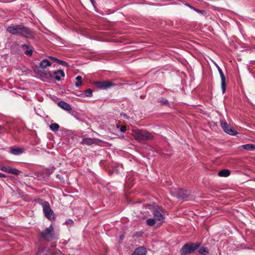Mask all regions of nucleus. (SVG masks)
Wrapping results in <instances>:
<instances>
[{"label": "nucleus", "instance_id": "1", "mask_svg": "<svg viewBox=\"0 0 255 255\" xmlns=\"http://www.w3.org/2000/svg\"><path fill=\"white\" fill-rule=\"evenodd\" d=\"M6 31L12 35L20 36L26 39H33L35 38V34L34 31L22 24L8 26Z\"/></svg>", "mask_w": 255, "mask_h": 255}, {"label": "nucleus", "instance_id": "2", "mask_svg": "<svg viewBox=\"0 0 255 255\" xmlns=\"http://www.w3.org/2000/svg\"><path fill=\"white\" fill-rule=\"evenodd\" d=\"M153 218H149L146 220V224L149 226H153L156 223L161 225L164 222L165 211L161 207H157L152 211Z\"/></svg>", "mask_w": 255, "mask_h": 255}, {"label": "nucleus", "instance_id": "3", "mask_svg": "<svg viewBox=\"0 0 255 255\" xmlns=\"http://www.w3.org/2000/svg\"><path fill=\"white\" fill-rule=\"evenodd\" d=\"M51 65H34L33 69L35 73L37 74L41 78L45 80H50L52 77V74L47 70L48 66Z\"/></svg>", "mask_w": 255, "mask_h": 255}, {"label": "nucleus", "instance_id": "4", "mask_svg": "<svg viewBox=\"0 0 255 255\" xmlns=\"http://www.w3.org/2000/svg\"><path fill=\"white\" fill-rule=\"evenodd\" d=\"M132 135L138 141L151 140L153 137V135L149 132L140 129L132 130Z\"/></svg>", "mask_w": 255, "mask_h": 255}, {"label": "nucleus", "instance_id": "5", "mask_svg": "<svg viewBox=\"0 0 255 255\" xmlns=\"http://www.w3.org/2000/svg\"><path fill=\"white\" fill-rule=\"evenodd\" d=\"M43 211L44 216L49 220H54L55 219V215L51 210L48 202L45 201L42 204Z\"/></svg>", "mask_w": 255, "mask_h": 255}, {"label": "nucleus", "instance_id": "6", "mask_svg": "<svg viewBox=\"0 0 255 255\" xmlns=\"http://www.w3.org/2000/svg\"><path fill=\"white\" fill-rule=\"evenodd\" d=\"M198 247L199 245L193 243L186 244L182 247L180 254L181 255H187L188 254H191L195 251Z\"/></svg>", "mask_w": 255, "mask_h": 255}, {"label": "nucleus", "instance_id": "7", "mask_svg": "<svg viewBox=\"0 0 255 255\" xmlns=\"http://www.w3.org/2000/svg\"><path fill=\"white\" fill-rule=\"evenodd\" d=\"M42 236L47 241L52 240L54 237L53 227L50 225L41 233Z\"/></svg>", "mask_w": 255, "mask_h": 255}, {"label": "nucleus", "instance_id": "8", "mask_svg": "<svg viewBox=\"0 0 255 255\" xmlns=\"http://www.w3.org/2000/svg\"><path fill=\"white\" fill-rule=\"evenodd\" d=\"M68 64L67 62L59 60L56 58L49 56L48 59H44L42 60L39 64Z\"/></svg>", "mask_w": 255, "mask_h": 255}, {"label": "nucleus", "instance_id": "9", "mask_svg": "<svg viewBox=\"0 0 255 255\" xmlns=\"http://www.w3.org/2000/svg\"><path fill=\"white\" fill-rule=\"evenodd\" d=\"M95 85L101 89H107L114 85V84L108 81H98L95 83Z\"/></svg>", "mask_w": 255, "mask_h": 255}, {"label": "nucleus", "instance_id": "10", "mask_svg": "<svg viewBox=\"0 0 255 255\" xmlns=\"http://www.w3.org/2000/svg\"><path fill=\"white\" fill-rule=\"evenodd\" d=\"M0 169L4 172L16 175H19L21 172L19 170L9 166H1L0 167Z\"/></svg>", "mask_w": 255, "mask_h": 255}, {"label": "nucleus", "instance_id": "11", "mask_svg": "<svg viewBox=\"0 0 255 255\" xmlns=\"http://www.w3.org/2000/svg\"><path fill=\"white\" fill-rule=\"evenodd\" d=\"M224 131L231 135H236L238 132L226 122H224Z\"/></svg>", "mask_w": 255, "mask_h": 255}, {"label": "nucleus", "instance_id": "12", "mask_svg": "<svg viewBox=\"0 0 255 255\" xmlns=\"http://www.w3.org/2000/svg\"><path fill=\"white\" fill-rule=\"evenodd\" d=\"M53 75L55 76V79L58 81H61L65 76L64 71L61 70L53 71Z\"/></svg>", "mask_w": 255, "mask_h": 255}, {"label": "nucleus", "instance_id": "13", "mask_svg": "<svg viewBox=\"0 0 255 255\" xmlns=\"http://www.w3.org/2000/svg\"><path fill=\"white\" fill-rule=\"evenodd\" d=\"M58 106L62 109L67 111H70L72 110V108L70 105L63 101L59 102L58 103Z\"/></svg>", "mask_w": 255, "mask_h": 255}, {"label": "nucleus", "instance_id": "14", "mask_svg": "<svg viewBox=\"0 0 255 255\" xmlns=\"http://www.w3.org/2000/svg\"><path fill=\"white\" fill-rule=\"evenodd\" d=\"M96 140L93 138H86L84 137L82 139V141L81 143L83 144H86L87 145H91L93 144L96 143Z\"/></svg>", "mask_w": 255, "mask_h": 255}, {"label": "nucleus", "instance_id": "15", "mask_svg": "<svg viewBox=\"0 0 255 255\" xmlns=\"http://www.w3.org/2000/svg\"><path fill=\"white\" fill-rule=\"evenodd\" d=\"M146 250L144 248L140 247L136 248L131 255H145Z\"/></svg>", "mask_w": 255, "mask_h": 255}, {"label": "nucleus", "instance_id": "16", "mask_svg": "<svg viewBox=\"0 0 255 255\" xmlns=\"http://www.w3.org/2000/svg\"><path fill=\"white\" fill-rule=\"evenodd\" d=\"M10 152L14 155H19L20 154L23 153V150L21 148H17L14 147H11Z\"/></svg>", "mask_w": 255, "mask_h": 255}, {"label": "nucleus", "instance_id": "17", "mask_svg": "<svg viewBox=\"0 0 255 255\" xmlns=\"http://www.w3.org/2000/svg\"><path fill=\"white\" fill-rule=\"evenodd\" d=\"M189 192L187 191L179 189L178 196L179 198L185 199L188 197Z\"/></svg>", "mask_w": 255, "mask_h": 255}, {"label": "nucleus", "instance_id": "18", "mask_svg": "<svg viewBox=\"0 0 255 255\" xmlns=\"http://www.w3.org/2000/svg\"><path fill=\"white\" fill-rule=\"evenodd\" d=\"M242 147L245 150H249V151H255V145L249 143L246 144H244L242 146Z\"/></svg>", "mask_w": 255, "mask_h": 255}, {"label": "nucleus", "instance_id": "19", "mask_svg": "<svg viewBox=\"0 0 255 255\" xmlns=\"http://www.w3.org/2000/svg\"><path fill=\"white\" fill-rule=\"evenodd\" d=\"M216 68L218 69L221 77V87L223 92V72L221 68L218 66V65H215Z\"/></svg>", "mask_w": 255, "mask_h": 255}, {"label": "nucleus", "instance_id": "20", "mask_svg": "<svg viewBox=\"0 0 255 255\" xmlns=\"http://www.w3.org/2000/svg\"><path fill=\"white\" fill-rule=\"evenodd\" d=\"M22 47L23 49H27V50H25L24 52L25 54L27 56H30L32 54L33 50L30 49H28L29 48V46L26 44H23L22 45Z\"/></svg>", "mask_w": 255, "mask_h": 255}, {"label": "nucleus", "instance_id": "21", "mask_svg": "<svg viewBox=\"0 0 255 255\" xmlns=\"http://www.w3.org/2000/svg\"><path fill=\"white\" fill-rule=\"evenodd\" d=\"M199 253L202 255H208L209 254V251L207 248L205 247H201L198 250Z\"/></svg>", "mask_w": 255, "mask_h": 255}, {"label": "nucleus", "instance_id": "22", "mask_svg": "<svg viewBox=\"0 0 255 255\" xmlns=\"http://www.w3.org/2000/svg\"><path fill=\"white\" fill-rule=\"evenodd\" d=\"M59 128V126L58 124L56 123H53L50 125V128L53 131H57L58 130Z\"/></svg>", "mask_w": 255, "mask_h": 255}, {"label": "nucleus", "instance_id": "23", "mask_svg": "<svg viewBox=\"0 0 255 255\" xmlns=\"http://www.w3.org/2000/svg\"><path fill=\"white\" fill-rule=\"evenodd\" d=\"M82 77L80 76H77L76 78V82L75 83V86L78 87L80 86L82 84L81 82Z\"/></svg>", "mask_w": 255, "mask_h": 255}, {"label": "nucleus", "instance_id": "24", "mask_svg": "<svg viewBox=\"0 0 255 255\" xmlns=\"http://www.w3.org/2000/svg\"><path fill=\"white\" fill-rule=\"evenodd\" d=\"M93 91L91 89H88L85 91L84 94L86 97H91L92 96Z\"/></svg>", "mask_w": 255, "mask_h": 255}, {"label": "nucleus", "instance_id": "25", "mask_svg": "<svg viewBox=\"0 0 255 255\" xmlns=\"http://www.w3.org/2000/svg\"><path fill=\"white\" fill-rule=\"evenodd\" d=\"M194 9L197 12L201 13L203 15H205L206 14V12L205 10H200L197 8H194Z\"/></svg>", "mask_w": 255, "mask_h": 255}, {"label": "nucleus", "instance_id": "26", "mask_svg": "<svg viewBox=\"0 0 255 255\" xmlns=\"http://www.w3.org/2000/svg\"><path fill=\"white\" fill-rule=\"evenodd\" d=\"M230 171L228 169H224V177H228L230 175Z\"/></svg>", "mask_w": 255, "mask_h": 255}, {"label": "nucleus", "instance_id": "27", "mask_svg": "<svg viewBox=\"0 0 255 255\" xmlns=\"http://www.w3.org/2000/svg\"><path fill=\"white\" fill-rule=\"evenodd\" d=\"M160 101L162 105H166L168 104V101L166 99H162L160 100Z\"/></svg>", "mask_w": 255, "mask_h": 255}, {"label": "nucleus", "instance_id": "28", "mask_svg": "<svg viewBox=\"0 0 255 255\" xmlns=\"http://www.w3.org/2000/svg\"><path fill=\"white\" fill-rule=\"evenodd\" d=\"M65 223L66 224L72 225L74 223V222L71 219H68L65 222Z\"/></svg>", "mask_w": 255, "mask_h": 255}, {"label": "nucleus", "instance_id": "29", "mask_svg": "<svg viewBox=\"0 0 255 255\" xmlns=\"http://www.w3.org/2000/svg\"><path fill=\"white\" fill-rule=\"evenodd\" d=\"M126 127L125 126H122L120 128V130L121 132H125L126 130Z\"/></svg>", "mask_w": 255, "mask_h": 255}, {"label": "nucleus", "instance_id": "30", "mask_svg": "<svg viewBox=\"0 0 255 255\" xmlns=\"http://www.w3.org/2000/svg\"><path fill=\"white\" fill-rule=\"evenodd\" d=\"M218 175L219 176H221V177H223V169L222 170H221L219 173H218Z\"/></svg>", "mask_w": 255, "mask_h": 255}, {"label": "nucleus", "instance_id": "31", "mask_svg": "<svg viewBox=\"0 0 255 255\" xmlns=\"http://www.w3.org/2000/svg\"><path fill=\"white\" fill-rule=\"evenodd\" d=\"M6 176L4 174L0 172V178H4Z\"/></svg>", "mask_w": 255, "mask_h": 255}, {"label": "nucleus", "instance_id": "32", "mask_svg": "<svg viewBox=\"0 0 255 255\" xmlns=\"http://www.w3.org/2000/svg\"><path fill=\"white\" fill-rule=\"evenodd\" d=\"M221 126L222 128H223V122L221 121L220 122Z\"/></svg>", "mask_w": 255, "mask_h": 255}, {"label": "nucleus", "instance_id": "33", "mask_svg": "<svg viewBox=\"0 0 255 255\" xmlns=\"http://www.w3.org/2000/svg\"><path fill=\"white\" fill-rule=\"evenodd\" d=\"M26 68H24L22 69V72H26Z\"/></svg>", "mask_w": 255, "mask_h": 255}, {"label": "nucleus", "instance_id": "34", "mask_svg": "<svg viewBox=\"0 0 255 255\" xmlns=\"http://www.w3.org/2000/svg\"><path fill=\"white\" fill-rule=\"evenodd\" d=\"M225 82H224V92H225Z\"/></svg>", "mask_w": 255, "mask_h": 255}]
</instances>
